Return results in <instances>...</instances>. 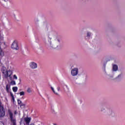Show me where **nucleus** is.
<instances>
[{"label": "nucleus", "instance_id": "f257e3e1", "mask_svg": "<svg viewBox=\"0 0 125 125\" xmlns=\"http://www.w3.org/2000/svg\"><path fill=\"white\" fill-rule=\"evenodd\" d=\"M5 69H6V68L3 67V71L2 72V73L4 75L5 79H7V78H11V75L13 74V72L10 69L5 71Z\"/></svg>", "mask_w": 125, "mask_h": 125}, {"label": "nucleus", "instance_id": "f03ea898", "mask_svg": "<svg viewBox=\"0 0 125 125\" xmlns=\"http://www.w3.org/2000/svg\"><path fill=\"white\" fill-rule=\"evenodd\" d=\"M8 115L10 117L11 122H12L13 123V125H16V120L15 119H13V114L12 113L11 110L9 109L8 110Z\"/></svg>", "mask_w": 125, "mask_h": 125}, {"label": "nucleus", "instance_id": "7ed1b4c3", "mask_svg": "<svg viewBox=\"0 0 125 125\" xmlns=\"http://www.w3.org/2000/svg\"><path fill=\"white\" fill-rule=\"evenodd\" d=\"M11 48L12 49H15L16 50H18V49H19V46H18L17 41L13 42L11 45Z\"/></svg>", "mask_w": 125, "mask_h": 125}, {"label": "nucleus", "instance_id": "20e7f679", "mask_svg": "<svg viewBox=\"0 0 125 125\" xmlns=\"http://www.w3.org/2000/svg\"><path fill=\"white\" fill-rule=\"evenodd\" d=\"M79 74V69L77 68H74L71 70V75L73 77L77 76Z\"/></svg>", "mask_w": 125, "mask_h": 125}, {"label": "nucleus", "instance_id": "39448f33", "mask_svg": "<svg viewBox=\"0 0 125 125\" xmlns=\"http://www.w3.org/2000/svg\"><path fill=\"white\" fill-rule=\"evenodd\" d=\"M30 66L31 69H37L38 64L34 62H31L30 64Z\"/></svg>", "mask_w": 125, "mask_h": 125}, {"label": "nucleus", "instance_id": "423d86ee", "mask_svg": "<svg viewBox=\"0 0 125 125\" xmlns=\"http://www.w3.org/2000/svg\"><path fill=\"white\" fill-rule=\"evenodd\" d=\"M31 119V117H26L24 118V122H25L26 125L30 124Z\"/></svg>", "mask_w": 125, "mask_h": 125}, {"label": "nucleus", "instance_id": "0eeeda50", "mask_svg": "<svg viewBox=\"0 0 125 125\" xmlns=\"http://www.w3.org/2000/svg\"><path fill=\"white\" fill-rule=\"evenodd\" d=\"M3 56H4V52L2 49H1V44H0V57H3Z\"/></svg>", "mask_w": 125, "mask_h": 125}, {"label": "nucleus", "instance_id": "6e6552de", "mask_svg": "<svg viewBox=\"0 0 125 125\" xmlns=\"http://www.w3.org/2000/svg\"><path fill=\"white\" fill-rule=\"evenodd\" d=\"M9 89H10V85L9 84H7L6 85V90L8 93H9Z\"/></svg>", "mask_w": 125, "mask_h": 125}, {"label": "nucleus", "instance_id": "1a4fd4ad", "mask_svg": "<svg viewBox=\"0 0 125 125\" xmlns=\"http://www.w3.org/2000/svg\"><path fill=\"white\" fill-rule=\"evenodd\" d=\"M113 71H118V65H116V64H114L113 65Z\"/></svg>", "mask_w": 125, "mask_h": 125}, {"label": "nucleus", "instance_id": "9d476101", "mask_svg": "<svg viewBox=\"0 0 125 125\" xmlns=\"http://www.w3.org/2000/svg\"><path fill=\"white\" fill-rule=\"evenodd\" d=\"M12 89H13V91H14V92H17V90H18V87H13Z\"/></svg>", "mask_w": 125, "mask_h": 125}, {"label": "nucleus", "instance_id": "9b49d317", "mask_svg": "<svg viewBox=\"0 0 125 125\" xmlns=\"http://www.w3.org/2000/svg\"><path fill=\"white\" fill-rule=\"evenodd\" d=\"M27 92H28V93H31V92H32V88L30 87L27 88Z\"/></svg>", "mask_w": 125, "mask_h": 125}, {"label": "nucleus", "instance_id": "f8f14e48", "mask_svg": "<svg viewBox=\"0 0 125 125\" xmlns=\"http://www.w3.org/2000/svg\"><path fill=\"white\" fill-rule=\"evenodd\" d=\"M21 108L22 109H24V108H25V107H26V104H21L20 105Z\"/></svg>", "mask_w": 125, "mask_h": 125}, {"label": "nucleus", "instance_id": "ddd939ff", "mask_svg": "<svg viewBox=\"0 0 125 125\" xmlns=\"http://www.w3.org/2000/svg\"><path fill=\"white\" fill-rule=\"evenodd\" d=\"M11 84L12 85H15L16 84V82H15L14 81H12L11 82Z\"/></svg>", "mask_w": 125, "mask_h": 125}, {"label": "nucleus", "instance_id": "4468645a", "mask_svg": "<svg viewBox=\"0 0 125 125\" xmlns=\"http://www.w3.org/2000/svg\"><path fill=\"white\" fill-rule=\"evenodd\" d=\"M20 95L21 96L25 95V92H24V91H21V92L20 93Z\"/></svg>", "mask_w": 125, "mask_h": 125}, {"label": "nucleus", "instance_id": "2eb2a0df", "mask_svg": "<svg viewBox=\"0 0 125 125\" xmlns=\"http://www.w3.org/2000/svg\"><path fill=\"white\" fill-rule=\"evenodd\" d=\"M51 89H52L54 93H55V94H56L57 95L58 94V93L55 92V91L54 90V88H53V87H51Z\"/></svg>", "mask_w": 125, "mask_h": 125}, {"label": "nucleus", "instance_id": "dca6fc26", "mask_svg": "<svg viewBox=\"0 0 125 125\" xmlns=\"http://www.w3.org/2000/svg\"><path fill=\"white\" fill-rule=\"evenodd\" d=\"M18 104H22V101L20 100H18Z\"/></svg>", "mask_w": 125, "mask_h": 125}, {"label": "nucleus", "instance_id": "f3484780", "mask_svg": "<svg viewBox=\"0 0 125 125\" xmlns=\"http://www.w3.org/2000/svg\"><path fill=\"white\" fill-rule=\"evenodd\" d=\"M11 96L12 97V100H13V101H14V96H13V94L12 93H11Z\"/></svg>", "mask_w": 125, "mask_h": 125}, {"label": "nucleus", "instance_id": "a211bd4d", "mask_svg": "<svg viewBox=\"0 0 125 125\" xmlns=\"http://www.w3.org/2000/svg\"><path fill=\"white\" fill-rule=\"evenodd\" d=\"M13 79H14L15 80H17L18 78H17V76H16V75H14Z\"/></svg>", "mask_w": 125, "mask_h": 125}, {"label": "nucleus", "instance_id": "6ab92c4d", "mask_svg": "<svg viewBox=\"0 0 125 125\" xmlns=\"http://www.w3.org/2000/svg\"><path fill=\"white\" fill-rule=\"evenodd\" d=\"M49 44H50V46L51 47H53V48H56V47L55 46L51 45V42H50Z\"/></svg>", "mask_w": 125, "mask_h": 125}, {"label": "nucleus", "instance_id": "aec40b11", "mask_svg": "<svg viewBox=\"0 0 125 125\" xmlns=\"http://www.w3.org/2000/svg\"><path fill=\"white\" fill-rule=\"evenodd\" d=\"M90 35H91L90 33V32H88V33H87V36H88V37H90Z\"/></svg>", "mask_w": 125, "mask_h": 125}, {"label": "nucleus", "instance_id": "412c9836", "mask_svg": "<svg viewBox=\"0 0 125 125\" xmlns=\"http://www.w3.org/2000/svg\"><path fill=\"white\" fill-rule=\"evenodd\" d=\"M0 125H4V123L2 122H0Z\"/></svg>", "mask_w": 125, "mask_h": 125}, {"label": "nucleus", "instance_id": "4be33fe9", "mask_svg": "<svg viewBox=\"0 0 125 125\" xmlns=\"http://www.w3.org/2000/svg\"><path fill=\"white\" fill-rule=\"evenodd\" d=\"M14 114H15V115H16L17 114V110H15L14 111Z\"/></svg>", "mask_w": 125, "mask_h": 125}, {"label": "nucleus", "instance_id": "5701e85b", "mask_svg": "<svg viewBox=\"0 0 125 125\" xmlns=\"http://www.w3.org/2000/svg\"><path fill=\"white\" fill-rule=\"evenodd\" d=\"M57 89H58V91H59V90H60V87H57Z\"/></svg>", "mask_w": 125, "mask_h": 125}, {"label": "nucleus", "instance_id": "b1692460", "mask_svg": "<svg viewBox=\"0 0 125 125\" xmlns=\"http://www.w3.org/2000/svg\"><path fill=\"white\" fill-rule=\"evenodd\" d=\"M118 78H119V77H121V75H118Z\"/></svg>", "mask_w": 125, "mask_h": 125}, {"label": "nucleus", "instance_id": "393cba45", "mask_svg": "<svg viewBox=\"0 0 125 125\" xmlns=\"http://www.w3.org/2000/svg\"><path fill=\"white\" fill-rule=\"evenodd\" d=\"M4 44H5V42H4Z\"/></svg>", "mask_w": 125, "mask_h": 125}, {"label": "nucleus", "instance_id": "a878e982", "mask_svg": "<svg viewBox=\"0 0 125 125\" xmlns=\"http://www.w3.org/2000/svg\"><path fill=\"white\" fill-rule=\"evenodd\" d=\"M58 42H60V41H59V40H58Z\"/></svg>", "mask_w": 125, "mask_h": 125}]
</instances>
